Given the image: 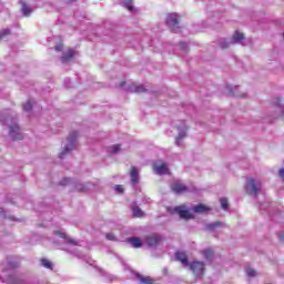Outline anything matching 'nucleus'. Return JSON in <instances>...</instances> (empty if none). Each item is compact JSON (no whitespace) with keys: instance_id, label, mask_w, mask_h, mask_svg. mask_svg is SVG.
I'll return each mask as SVG.
<instances>
[{"instance_id":"6ab92c4d","label":"nucleus","mask_w":284,"mask_h":284,"mask_svg":"<svg viewBox=\"0 0 284 284\" xmlns=\"http://www.w3.org/2000/svg\"><path fill=\"white\" fill-rule=\"evenodd\" d=\"M139 180H140L139 169H136V166H132L131 168V182L133 184H138Z\"/></svg>"},{"instance_id":"4468645a","label":"nucleus","mask_w":284,"mask_h":284,"mask_svg":"<svg viewBox=\"0 0 284 284\" xmlns=\"http://www.w3.org/2000/svg\"><path fill=\"white\" fill-rule=\"evenodd\" d=\"M175 260H178V262H181L184 268H190V262L186 253L178 251L175 253Z\"/></svg>"},{"instance_id":"37998d69","label":"nucleus","mask_w":284,"mask_h":284,"mask_svg":"<svg viewBox=\"0 0 284 284\" xmlns=\"http://www.w3.org/2000/svg\"><path fill=\"white\" fill-rule=\"evenodd\" d=\"M74 0H65V2H73Z\"/></svg>"},{"instance_id":"c9c22d12","label":"nucleus","mask_w":284,"mask_h":284,"mask_svg":"<svg viewBox=\"0 0 284 284\" xmlns=\"http://www.w3.org/2000/svg\"><path fill=\"white\" fill-rule=\"evenodd\" d=\"M120 150H121L120 145H113V146L111 148V152H112L113 154H116L118 152H120Z\"/></svg>"},{"instance_id":"f8f14e48","label":"nucleus","mask_w":284,"mask_h":284,"mask_svg":"<svg viewBox=\"0 0 284 284\" xmlns=\"http://www.w3.org/2000/svg\"><path fill=\"white\" fill-rule=\"evenodd\" d=\"M272 104L277 109V116L284 121V105L282 97H275L272 100Z\"/></svg>"},{"instance_id":"58836bf2","label":"nucleus","mask_w":284,"mask_h":284,"mask_svg":"<svg viewBox=\"0 0 284 284\" xmlns=\"http://www.w3.org/2000/svg\"><path fill=\"white\" fill-rule=\"evenodd\" d=\"M278 175L284 181V168L280 169Z\"/></svg>"},{"instance_id":"a878e982","label":"nucleus","mask_w":284,"mask_h":284,"mask_svg":"<svg viewBox=\"0 0 284 284\" xmlns=\"http://www.w3.org/2000/svg\"><path fill=\"white\" fill-rule=\"evenodd\" d=\"M11 34L10 28H4L3 30H0V40L7 39Z\"/></svg>"},{"instance_id":"cd10ccee","label":"nucleus","mask_w":284,"mask_h":284,"mask_svg":"<svg viewBox=\"0 0 284 284\" xmlns=\"http://www.w3.org/2000/svg\"><path fill=\"white\" fill-rule=\"evenodd\" d=\"M203 256L206 258V260H212L213 257V251L212 248H206L205 251L202 252Z\"/></svg>"},{"instance_id":"9b49d317","label":"nucleus","mask_w":284,"mask_h":284,"mask_svg":"<svg viewBox=\"0 0 284 284\" xmlns=\"http://www.w3.org/2000/svg\"><path fill=\"white\" fill-rule=\"evenodd\" d=\"M162 242V237L161 235H159V233H153V235H148L145 237V244H148V246H150L151 248H155L156 246H159V244H161Z\"/></svg>"},{"instance_id":"dca6fc26","label":"nucleus","mask_w":284,"mask_h":284,"mask_svg":"<svg viewBox=\"0 0 284 284\" xmlns=\"http://www.w3.org/2000/svg\"><path fill=\"white\" fill-rule=\"evenodd\" d=\"M166 24L169 26V28H172L173 30H175L179 26V16H178V13H170L166 17Z\"/></svg>"},{"instance_id":"a19ab883","label":"nucleus","mask_w":284,"mask_h":284,"mask_svg":"<svg viewBox=\"0 0 284 284\" xmlns=\"http://www.w3.org/2000/svg\"><path fill=\"white\" fill-rule=\"evenodd\" d=\"M280 241H281V242H284V231H282V232L280 233Z\"/></svg>"},{"instance_id":"4be33fe9","label":"nucleus","mask_w":284,"mask_h":284,"mask_svg":"<svg viewBox=\"0 0 284 284\" xmlns=\"http://www.w3.org/2000/svg\"><path fill=\"white\" fill-rule=\"evenodd\" d=\"M132 211H133V215L135 217H142V215H144L142 209H140V206H138V204H133Z\"/></svg>"},{"instance_id":"6e6552de","label":"nucleus","mask_w":284,"mask_h":284,"mask_svg":"<svg viewBox=\"0 0 284 284\" xmlns=\"http://www.w3.org/2000/svg\"><path fill=\"white\" fill-rule=\"evenodd\" d=\"M60 184L62 185L72 184L73 186H75L77 191H89L90 189H92V186H94L92 182H85V184L77 183L75 180H73L72 178H63L60 181Z\"/></svg>"},{"instance_id":"ea45409f","label":"nucleus","mask_w":284,"mask_h":284,"mask_svg":"<svg viewBox=\"0 0 284 284\" xmlns=\"http://www.w3.org/2000/svg\"><path fill=\"white\" fill-rule=\"evenodd\" d=\"M55 50H58V51L63 50V43H58V44L55 45Z\"/></svg>"},{"instance_id":"473e14b6","label":"nucleus","mask_w":284,"mask_h":284,"mask_svg":"<svg viewBox=\"0 0 284 284\" xmlns=\"http://www.w3.org/2000/svg\"><path fill=\"white\" fill-rule=\"evenodd\" d=\"M32 108H33L32 102L31 101H27V103L23 106V110L26 112H30L32 110Z\"/></svg>"},{"instance_id":"e433bc0d","label":"nucleus","mask_w":284,"mask_h":284,"mask_svg":"<svg viewBox=\"0 0 284 284\" xmlns=\"http://www.w3.org/2000/svg\"><path fill=\"white\" fill-rule=\"evenodd\" d=\"M105 237H106V240H111V241H115L116 240V237H115V235L113 233H106Z\"/></svg>"},{"instance_id":"ddd939ff","label":"nucleus","mask_w":284,"mask_h":284,"mask_svg":"<svg viewBox=\"0 0 284 284\" xmlns=\"http://www.w3.org/2000/svg\"><path fill=\"white\" fill-rule=\"evenodd\" d=\"M171 189L174 191V193H185L189 191L186 184H183L181 180H175V182L171 184Z\"/></svg>"},{"instance_id":"423d86ee","label":"nucleus","mask_w":284,"mask_h":284,"mask_svg":"<svg viewBox=\"0 0 284 284\" xmlns=\"http://www.w3.org/2000/svg\"><path fill=\"white\" fill-rule=\"evenodd\" d=\"M79 136V132H71L67 139V144L64 145L62 152H60V159H64L69 152H72L74 148H77V139Z\"/></svg>"},{"instance_id":"0eeeda50","label":"nucleus","mask_w":284,"mask_h":284,"mask_svg":"<svg viewBox=\"0 0 284 284\" xmlns=\"http://www.w3.org/2000/svg\"><path fill=\"white\" fill-rule=\"evenodd\" d=\"M176 130L178 136H175V145L182 148L185 139H187L189 136V126L186 125L185 122H181L179 123V125H176Z\"/></svg>"},{"instance_id":"2eb2a0df","label":"nucleus","mask_w":284,"mask_h":284,"mask_svg":"<svg viewBox=\"0 0 284 284\" xmlns=\"http://www.w3.org/2000/svg\"><path fill=\"white\" fill-rule=\"evenodd\" d=\"M153 169L155 173H159V175H163L164 173H169L170 169L165 162H154Z\"/></svg>"},{"instance_id":"79ce46f5","label":"nucleus","mask_w":284,"mask_h":284,"mask_svg":"<svg viewBox=\"0 0 284 284\" xmlns=\"http://www.w3.org/2000/svg\"><path fill=\"white\" fill-rule=\"evenodd\" d=\"M0 213L3 214L4 213V209H0Z\"/></svg>"},{"instance_id":"f257e3e1","label":"nucleus","mask_w":284,"mask_h":284,"mask_svg":"<svg viewBox=\"0 0 284 284\" xmlns=\"http://www.w3.org/2000/svg\"><path fill=\"white\" fill-rule=\"evenodd\" d=\"M18 264L8 262L7 264H0V282L3 284H24L23 276L17 275L14 268Z\"/></svg>"},{"instance_id":"c85d7f7f","label":"nucleus","mask_w":284,"mask_h":284,"mask_svg":"<svg viewBox=\"0 0 284 284\" xmlns=\"http://www.w3.org/2000/svg\"><path fill=\"white\" fill-rule=\"evenodd\" d=\"M138 280H140V282L142 284H152V280H150V277H142V275H136Z\"/></svg>"},{"instance_id":"7c9ffc66","label":"nucleus","mask_w":284,"mask_h":284,"mask_svg":"<svg viewBox=\"0 0 284 284\" xmlns=\"http://www.w3.org/2000/svg\"><path fill=\"white\" fill-rule=\"evenodd\" d=\"M221 206L224 210L229 209V200H227V197H221Z\"/></svg>"},{"instance_id":"72a5a7b5","label":"nucleus","mask_w":284,"mask_h":284,"mask_svg":"<svg viewBox=\"0 0 284 284\" xmlns=\"http://www.w3.org/2000/svg\"><path fill=\"white\" fill-rule=\"evenodd\" d=\"M270 206V202H260V209L263 211V210H266L268 209Z\"/></svg>"},{"instance_id":"5701e85b","label":"nucleus","mask_w":284,"mask_h":284,"mask_svg":"<svg viewBox=\"0 0 284 284\" xmlns=\"http://www.w3.org/2000/svg\"><path fill=\"white\" fill-rule=\"evenodd\" d=\"M122 4L125 9L131 11V13L134 11L133 0H123Z\"/></svg>"},{"instance_id":"393cba45","label":"nucleus","mask_w":284,"mask_h":284,"mask_svg":"<svg viewBox=\"0 0 284 284\" xmlns=\"http://www.w3.org/2000/svg\"><path fill=\"white\" fill-rule=\"evenodd\" d=\"M21 11L24 14V17H30V14L32 13V9H29L26 2H22Z\"/></svg>"},{"instance_id":"bb28decb","label":"nucleus","mask_w":284,"mask_h":284,"mask_svg":"<svg viewBox=\"0 0 284 284\" xmlns=\"http://www.w3.org/2000/svg\"><path fill=\"white\" fill-rule=\"evenodd\" d=\"M130 90L132 92H145L144 85H131Z\"/></svg>"},{"instance_id":"f3484780","label":"nucleus","mask_w":284,"mask_h":284,"mask_svg":"<svg viewBox=\"0 0 284 284\" xmlns=\"http://www.w3.org/2000/svg\"><path fill=\"white\" fill-rule=\"evenodd\" d=\"M74 54H75V51L72 48L67 50V52H63L61 58L62 63H70V61L73 60Z\"/></svg>"},{"instance_id":"9d476101","label":"nucleus","mask_w":284,"mask_h":284,"mask_svg":"<svg viewBox=\"0 0 284 284\" xmlns=\"http://www.w3.org/2000/svg\"><path fill=\"white\" fill-rule=\"evenodd\" d=\"M225 94H234L235 97H246V92L240 85H226L224 90Z\"/></svg>"},{"instance_id":"f03ea898","label":"nucleus","mask_w":284,"mask_h":284,"mask_svg":"<svg viewBox=\"0 0 284 284\" xmlns=\"http://www.w3.org/2000/svg\"><path fill=\"white\" fill-rule=\"evenodd\" d=\"M210 210V206H206V204H196L193 209H190L185 204L174 207L175 213H178L183 220H192L194 217V213H206V211Z\"/></svg>"},{"instance_id":"4c0bfd02","label":"nucleus","mask_w":284,"mask_h":284,"mask_svg":"<svg viewBox=\"0 0 284 284\" xmlns=\"http://www.w3.org/2000/svg\"><path fill=\"white\" fill-rule=\"evenodd\" d=\"M180 48H182V50H187V49H189V45H187V43H185V41H182V42L180 43Z\"/></svg>"},{"instance_id":"f704fd0d","label":"nucleus","mask_w":284,"mask_h":284,"mask_svg":"<svg viewBox=\"0 0 284 284\" xmlns=\"http://www.w3.org/2000/svg\"><path fill=\"white\" fill-rule=\"evenodd\" d=\"M114 189H115V191H116L118 193H123V191H124L122 184H115Z\"/></svg>"},{"instance_id":"2f4dec72","label":"nucleus","mask_w":284,"mask_h":284,"mask_svg":"<svg viewBox=\"0 0 284 284\" xmlns=\"http://www.w3.org/2000/svg\"><path fill=\"white\" fill-rule=\"evenodd\" d=\"M101 275L104 277V280H108L109 282L113 281V275H109V273H105V271H100Z\"/></svg>"},{"instance_id":"20e7f679","label":"nucleus","mask_w":284,"mask_h":284,"mask_svg":"<svg viewBox=\"0 0 284 284\" xmlns=\"http://www.w3.org/2000/svg\"><path fill=\"white\" fill-rule=\"evenodd\" d=\"M262 180L256 178H246L245 190L250 195L256 196L262 191Z\"/></svg>"},{"instance_id":"39448f33","label":"nucleus","mask_w":284,"mask_h":284,"mask_svg":"<svg viewBox=\"0 0 284 284\" xmlns=\"http://www.w3.org/2000/svg\"><path fill=\"white\" fill-rule=\"evenodd\" d=\"M245 41H246L245 34H243V32H240L239 30H236L234 32L232 39H222L220 41V47L225 49V48H229V45H231L232 43H242V45H244Z\"/></svg>"},{"instance_id":"1a4fd4ad","label":"nucleus","mask_w":284,"mask_h":284,"mask_svg":"<svg viewBox=\"0 0 284 284\" xmlns=\"http://www.w3.org/2000/svg\"><path fill=\"white\" fill-rule=\"evenodd\" d=\"M189 270L195 275V277H202L205 273V264L204 262L194 261L191 262Z\"/></svg>"},{"instance_id":"7ed1b4c3","label":"nucleus","mask_w":284,"mask_h":284,"mask_svg":"<svg viewBox=\"0 0 284 284\" xmlns=\"http://www.w3.org/2000/svg\"><path fill=\"white\" fill-rule=\"evenodd\" d=\"M0 121H3V123L9 125V136L12 141H21L23 139V133L21 132V128H19L16 119H12L10 115L3 116V114H1Z\"/></svg>"},{"instance_id":"c756f323","label":"nucleus","mask_w":284,"mask_h":284,"mask_svg":"<svg viewBox=\"0 0 284 284\" xmlns=\"http://www.w3.org/2000/svg\"><path fill=\"white\" fill-rule=\"evenodd\" d=\"M246 275H247L248 277H256L257 272L254 271V268L247 267V268H246Z\"/></svg>"},{"instance_id":"412c9836","label":"nucleus","mask_w":284,"mask_h":284,"mask_svg":"<svg viewBox=\"0 0 284 284\" xmlns=\"http://www.w3.org/2000/svg\"><path fill=\"white\" fill-rule=\"evenodd\" d=\"M221 226H224L223 222H211L210 224H206L205 229L209 231H215V229H219Z\"/></svg>"},{"instance_id":"b1692460","label":"nucleus","mask_w":284,"mask_h":284,"mask_svg":"<svg viewBox=\"0 0 284 284\" xmlns=\"http://www.w3.org/2000/svg\"><path fill=\"white\" fill-rule=\"evenodd\" d=\"M41 266H43L44 268H49L50 271H52L53 268L52 262L47 258L41 260Z\"/></svg>"},{"instance_id":"c03bdc74","label":"nucleus","mask_w":284,"mask_h":284,"mask_svg":"<svg viewBox=\"0 0 284 284\" xmlns=\"http://www.w3.org/2000/svg\"><path fill=\"white\" fill-rule=\"evenodd\" d=\"M283 37H284V32H283Z\"/></svg>"},{"instance_id":"a211bd4d","label":"nucleus","mask_w":284,"mask_h":284,"mask_svg":"<svg viewBox=\"0 0 284 284\" xmlns=\"http://www.w3.org/2000/svg\"><path fill=\"white\" fill-rule=\"evenodd\" d=\"M54 235L60 237L62 240V242H64L65 244L77 245V242H74V240H71V237H68V235H65V233H63V231H55Z\"/></svg>"},{"instance_id":"aec40b11","label":"nucleus","mask_w":284,"mask_h":284,"mask_svg":"<svg viewBox=\"0 0 284 284\" xmlns=\"http://www.w3.org/2000/svg\"><path fill=\"white\" fill-rule=\"evenodd\" d=\"M129 242L133 248H141L142 240L140 237H129Z\"/></svg>"}]
</instances>
